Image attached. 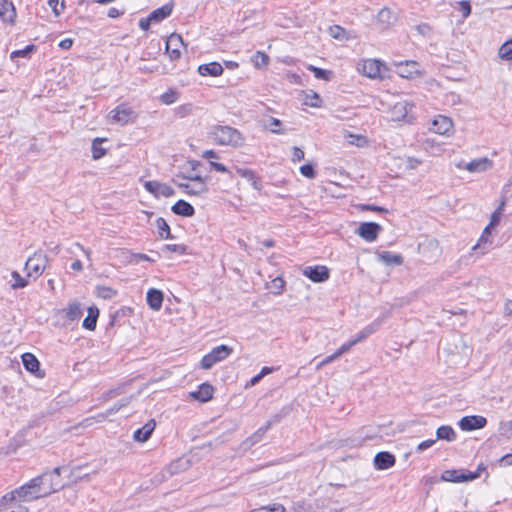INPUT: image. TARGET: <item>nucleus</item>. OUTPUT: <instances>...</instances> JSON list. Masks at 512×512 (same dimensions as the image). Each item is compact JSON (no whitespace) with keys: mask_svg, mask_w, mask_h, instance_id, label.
<instances>
[{"mask_svg":"<svg viewBox=\"0 0 512 512\" xmlns=\"http://www.w3.org/2000/svg\"><path fill=\"white\" fill-rule=\"evenodd\" d=\"M503 314L504 316L506 317H509L511 316L512 314V300L510 299H507L504 303V309H503Z\"/></svg>","mask_w":512,"mask_h":512,"instance_id":"774afa93","label":"nucleus"},{"mask_svg":"<svg viewBox=\"0 0 512 512\" xmlns=\"http://www.w3.org/2000/svg\"><path fill=\"white\" fill-rule=\"evenodd\" d=\"M232 351L233 349L231 347L224 344L213 348L210 353L202 358L200 362L201 368L205 370L211 369L218 362L225 360Z\"/></svg>","mask_w":512,"mask_h":512,"instance_id":"20e7f679","label":"nucleus"},{"mask_svg":"<svg viewBox=\"0 0 512 512\" xmlns=\"http://www.w3.org/2000/svg\"><path fill=\"white\" fill-rule=\"evenodd\" d=\"M381 260L386 264L401 265L403 258L401 255L392 254L391 252L385 251L380 255Z\"/></svg>","mask_w":512,"mask_h":512,"instance_id":"c9c22d12","label":"nucleus"},{"mask_svg":"<svg viewBox=\"0 0 512 512\" xmlns=\"http://www.w3.org/2000/svg\"><path fill=\"white\" fill-rule=\"evenodd\" d=\"M436 437L439 440L454 441L456 433L451 426H440L436 431Z\"/></svg>","mask_w":512,"mask_h":512,"instance_id":"2f4dec72","label":"nucleus"},{"mask_svg":"<svg viewBox=\"0 0 512 512\" xmlns=\"http://www.w3.org/2000/svg\"><path fill=\"white\" fill-rule=\"evenodd\" d=\"M269 124L265 125L266 128H269V130L274 134H283L284 131L281 129L282 122L274 117H270Z\"/></svg>","mask_w":512,"mask_h":512,"instance_id":"37998d69","label":"nucleus"},{"mask_svg":"<svg viewBox=\"0 0 512 512\" xmlns=\"http://www.w3.org/2000/svg\"><path fill=\"white\" fill-rule=\"evenodd\" d=\"M162 250L178 254H184L186 252V246L181 244H166L163 246Z\"/></svg>","mask_w":512,"mask_h":512,"instance_id":"09e8293b","label":"nucleus"},{"mask_svg":"<svg viewBox=\"0 0 512 512\" xmlns=\"http://www.w3.org/2000/svg\"><path fill=\"white\" fill-rule=\"evenodd\" d=\"M48 5L52 9L55 16H59L65 8L64 2L62 1L60 3L59 0H48Z\"/></svg>","mask_w":512,"mask_h":512,"instance_id":"de8ad7c7","label":"nucleus"},{"mask_svg":"<svg viewBox=\"0 0 512 512\" xmlns=\"http://www.w3.org/2000/svg\"><path fill=\"white\" fill-rule=\"evenodd\" d=\"M307 69L309 71L313 72L314 76L317 79H321V80H325V81H329L331 79L332 71H330V70H325V69H322V68H319V67H316L313 65H309L307 67Z\"/></svg>","mask_w":512,"mask_h":512,"instance_id":"f704fd0d","label":"nucleus"},{"mask_svg":"<svg viewBox=\"0 0 512 512\" xmlns=\"http://www.w3.org/2000/svg\"><path fill=\"white\" fill-rule=\"evenodd\" d=\"M237 174L251 182L252 187L255 190L260 191L262 189L261 180L255 175V172L248 168L236 167Z\"/></svg>","mask_w":512,"mask_h":512,"instance_id":"b1692460","label":"nucleus"},{"mask_svg":"<svg viewBox=\"0 0 512 512\" xmlns=\"http://www.w3.org/2000/svg\"><path fill=\"white\" fill-rule=\"evenodd\" d=\"M48 261L49 258L47 255H44L41 252H35L25 263L27 277H39L45 270Z\"/></svg>","mask_w":512,"mask_h":512,"instance_id":"423d86ee","label":"nucleus"},{"mask_svg":"<svg viewBox=\"0 0 512 512\" xmlns=\"http://www.w3.org/2000/svg\"><path fill=\"white\" fill-rule=\"evenodd\" d=\"M103 141H105V139L96 138L92 143V157L95 160L100 159L106 153V150L101 147Z\"/></svg>","mask_w":512,"mask_h":512,"instance_id":"58836bf2","label":"nucleus"},{"mask_svg":"<svg viewBox=\"0 0 512 512\" xmlns=\"http://www.w3.org/2000/svg\"><path fill=\"white\" fill-rule=\"evenodd\" d=\"M184 46L183 39L179 34H171L166 41V52L172 61L181 57V47Z\"/></svg>","mask_w":512,"mask_h":512,"instance_id":"1a4fd4ad","label":"nucleus"},{"mask_svg":"<svg viewBox=\"0 0 512 512\" xmlns=\"http://www.w3.org/2000/svg\"><path fill=\"white\" fill-rule=\"evenodd\" d=\"M110 118L121 125L127 124L128 122L136 118L135 111L127 104H120L110 112Z\"/></svg>","mask_w":512,"mask_h":512,"instance_id":"0eeeda50","label":"nucleus"},{"mask_svg":"<svg viewBox=\"0 0 512 512\" xmlns=\"http://www.w3.org/2000/svg\"><path fill=\"white\" fill-rule=\"evenodd\" d=\"M378 22L388 27L396 21V17L389 8H382L377 15Z\"/></svg>","mask_w":512,"mask_h":512,"instance_id":"7c9ffc66","label":"nucleus"},{"mask_svg":"<svg viewBox=\"0 0 512 512\" xmlns=\"http://www.w3.org/2000/svg\"><path fill=\"white\" fill-rule=\"evenodd\" d=\"M434 443H435V440H433V439L425 440L418 445L417 451L423 452L424 450L430 448Z\"/></svg>","mask_w":512,"mask_h":512,"instance_id":"69168bd1","label":"nucleus"},{"mask_svg":"<svg viewBox=\"0 0 512 512\" xmlns=\"http://www.w3.org/2000/svg\"><path fill=\"white\" fill-rule=\"evenodd\" d=\"M358 71L371 79H383L387 68L377 59H366L358 64Z\"/></svg>","mask_w":512,"mask_h":512,"instance_id":"39448f33","label":"nucleus"},{"mask_svg":"<svg viewBox=\"0 0 512 512\" xmlns=\"http://www.w3.org/2000/svg\"><path fill=\"white\" fill-rule=\"evenodd\" d=\"M285 286V282L282 278L276 277L271 281V290L274 294L279 295L282 293Z\"/></svg>","mask_w":512,"mask_h":512,"instance_id":"49530a36","label":"nucleus"},{"mask_svg":"<svg viewBox=\"0 0 512 512\" xmlns=\"http://www.w3.org/2000/svg\"><path fill=\"white\" fill-rule=\"evenodd\" d=\"M99 316V310L95 306H91L88 308V315L83 320V327L87 330L93 331L96 328L97 319Z\"/></svg>","mask_w":512,"mask_h":512,"instance_id":"bb28decb","label":"nucleus"},{"mask_svg":"<svg viewBox=\"0 0 512 512\" xmlns=\"http://www.w3.org/2000/svg\"><path fill=\"white\" fill-rule=\"evenodd\" d=\"M300 172L304 177L313 179L316 177V171L311 164H305L300 167Z\"/></svg>","mask_w":512,"mask_h":512,"instance_id":"8fccbe9b","label":"nucleus"},{"mask_svg":"<svg viewBox=\"0 0 512 512\" xmlns=\"http://www.w3.org/2000/svg\"><path fill=\"white\" fill-rule=\"evenodd\" d=\"M382 227L376 222H363L360 224L357 233L367 242H373L377 239Z\"/></svg>","mask_w":512,"mask_h":512,"instance_id":"6e6552de","label":"nucleus"},{"mask_svg":"<svg viewBox=\"0 0 512 512\" xmlns=\"http://www.w3.org/2000/svg\"><path fill=\"white\" fill-rule=\"evenodd\" d=\"M156 226H157L158 235L160 238H162V239L173 238V236L171 235L170 227L164 218L159 217L156 220Z\"/></svg>","mask_w":512,"mask_h":512,"instance_id":"473e14b6","label":"nucleus"},{"mask_svg":"<svg viewBox=\"0 0 512 512\" xmlns=\"http://www.w3.org/2000/svg\"><path fill=\"white\" fill-rule=\"evenodd\" d=\"M458 424L461 430L472 431L484 428L487 424V419L479 415L464 416Z\"/></svg>","mask_w":512,"mask_h":512,"instance_id":"ddd939ff","label":"nucleus"},{"mask_svg":"<svg viewBox=\"0 0 512 512\" xmlns=\"http://www.w3.org/2000/svg\"><path fill=\"white\" fill-rule=\"evenodd\" d=\"M42 497L43 495L39 485L37 484V480L33 478L21 487L4 495L3 500H9L10 502H18L21 504V502H30Z\"/></svg>","mask_w":512,"mask_h":512,"instance_id":"f03ea898","label":"nucleus"},{"mask_svg":"<svg viewBox=\"0 0 512 512\" xmlns=\"http://www.w3.org/2000/svg\"><path fill=\"white\" fill-rule=\"evenodd\" d=\"M156 427L155 420L151 419L143 427L137 429L133 434V439L136 442H146L152 435L154 429Z\"/></svg>","mask_w":512,"mask_h":512,"instance_id":"a211bd4d","label":"nucleus"},{"mask_svg":"<svg viewBox=\"0 0 512 512\" xmlns=\"http://www.w3.org/2000/svg\"><path fill=\"white\" fill-rule=\"evenodd\" d=\"M60 475L61 468L56 467L52 471L45 472L40 476L35 477L43 497L49 496L64 487V483L62 482Z\"/></svg>","mask_w":512,"mask_h":512,"instance_id":"7ed1b4c3","label":"nucleus"},{"mask_svg":"<svg viewBox=\"0 0 512 512\" xmlns=\"http://www.w3.org/2000/svg\"><path fill=\"white\" fill-rule=\"evenodd\" d=\"M144 187L149 193L153 194L157 198L160 196L171 197L175 194V191L171 186L158 181H146L144 183Z\"/></svg>","mask_w":512,"mask_h":512,"instance_id":"9b49d317","label":"nucleus"},{"mask_svg":"<svg viewBox=\"0 0 512 512\" xmlns=\"http://www.w3.org/2000/svg\"><path fill=\"white\" fill-rule=\"evenodd\" d=\"M493 161L487 157L473 159L472 161L462 165L458 164V168H464L471 173H481L491 169Z\"/></svg>","mask_w":512,"mask_h":512,"instance_id":"f8f14e48","label":"nucleus"},{"mask_svg":"<svg viewBox=\"0 0 512 512\" xmlns=\"http://www.w3.org/2000/svg\"><path fill=\"white\" fill-rule=\"evenodd\" d=\"M354 345H356V341H349L345 344H343L335 353L334 357H340L342 354L348 352Z\"/></svg>","mask_w":512,"mask_h":512,"instance_id":"6e6d98bb","label":"nucleus"},{"mask_svg":"<svg viewBox=\"0 0 512 512\" xmlns=\"http://www.w3.org/2000/svg\"><path fill=\"white\" fill-rule=\"evenodd\" d=\"M395 456L390 452H378L374 457V465L378 470H386L395 464Z\"/></svg>","mask_w":512,"mask_h":512,"instance_id":"f3484780","label":"nucleus"},{"mask_svg":"<svg viewBox=\"0 0 512 512\" xmlns=\"http://www.w3.org/2000/svg\"><path fill=\"white\" fill-rule=\"evenodd\" d=\"M252 61L255 65V67L261 68V67L268 65L269 57L265 53L258 51L253 56Z\"/></svg>","mask_w":512,"mask_h":512,"instance_id":"a19ab883","label":"nucleus"},{"mask_svg":"<svg viewBox=\"0 0 512 512\" xmlns=\"http://www.w3.org/2000/svg\"><path fill=\"white\" fill-rule=\"evenodd\" d=\"M198 72L202 76H213L217 77L222 75L223 67L218 62H210L207 64H202L198 67Z\"/></svg>","mask_w":512,"mask_h":512,"instance_id":"4be33fe9","label":"nucleus"},{"mask_svg":"<svg viewBox=\"0 0 512 512\" xmlns=\"http://www.w3.org/2000/svg\"><path fill=\"white\" fill-rule=\"evenodd\" d=\"M34 50H35L34 45H28L24 49L13 51L10 55V58L15 59L18 57H28L30 55V53L33 52Z\"/></svg>","mask_w":512,"mask_h":512,"instance_id":"a18cd8bd","label":"nucleus"},{"mask_svg":"<svg viewBox=\"0 0 512 512\" xmlns=\"http://www.w3.org/2000/svg\"><path fill=\"white\" fill-rule=\"evenodd\" d=\"M22 362L25 369L29 372H36L39 370L40 363L38 359L31 353H24L22 355Z\"/></svg>","mask_w":512,"mask_h":512,"instance_id":"c756f323","label":"nucleus"},{"mask_svg":"<svg viewBox=\"0 0 512 512\" xmlns=\"http://www.w3.org/2000/svg\"><path fill=\"white\" fill-rule=\"evenodd\" d=\"M173 10V4L167 3L160 8L155 9L149 15V20H152L153 23H158L169 17Z\"/></svg>","mask_w":512,"mask_h":512,"instance_id":"393cba45","label":"nucleus"},{"mask_svg":"<svg viewBox=\"0 0 512 512\" xmlns=\"http://www.w3.org/2000/svg\"><path fill=\"white\" fill-rule=\"evenodd\" d=\"M383 320L382 319H376L371 324L367 325L365 328H363L353 339V341H356V344L359 342H362L365 340L368 336L376 332L379 327L382 325Z\"/></svg>","mask_w":512,"mask_h":512,"instance_id":"a878e982","label":"nucleus"},{"mask_svg":"<svg viewBox=\"0 0 512 512\" xmlns=\"http://www.w3.org/2000/svg\"><path fill=\"white\" fill-rule=\"evenodd\" d=\"M303 274L316 283L324 282L329 278V270L326 266H308L303 270Z\"/></svg>","mask_w":512,"mask_h":512,"instance_id":"4468645a","label":"nucleus"},{"mask_svg":"<svg viewBox=\"0 0 512 512\" xmlns=\"http://www.w3.org/2000/svg\"><path fill=\"white\" fill-rule=\"evenodd\" d=\"M477 478H479V473L478 472H471V471H467V470H462L461 482L472 481V480H475Z\"/></svg>","mask_w":512,"mask_h":512,"instance_id":"4d7b16f0","label":"nucleus"},{"mask_svg":"<svg viewBox=\"0 0 512 512\" xmlns=\"http://www.w3.org/2000/svg\"><path fill=\"white\" fill-rule=\"evenodd\" d=\"M97 295L103 299H111L116 295V291L107 286H98Z\"/></svg>","mask_w":512,"mask_h":512,"instance_id":"c03bdc74","label":"nucleus"},{"mask_svg":"<svg viewBox=\"0 0 512 512\" xmlns=\"http://www.w3.org/2000/svg\"><path fill=\"white\" fill-rule=\"evenodd\" d=\"M461 474L462 470H445L441 475V479L447 482L459 483L461 482Z\"/></svg>","mask_w":512,"mask_h":512,"instance_id":"e433bc0d","label":"nucleus"},{"mask_svg":"<svg viewBox=\"0 0 512 512\" xmlns=\"http://www.w3.org/2000/svg\"><path fill=\"white\" fill-rule=\"evenodd\" d=\"M16 18V9L12 1L0 0V19L13 24Z\"/></svg>","mask_w":512,"mask_h":512,"instance_id":"dca6fc26","label":"nucleus"},{"mask_svg":"<svg viewBox=\"0 0 512 512\" xmlns=\"http://www.w3.org/2000/svg\"><path fill=\"white\" fill-rule=\"evenodd\" d=\"M498 55L503 60H512V38L501 45Z\"/></svg>","mask_w":512,"mask_h":512,"instance_id":"4c0bfd02","label":"nucleus"},{"mask_svg":"<svg viewBox=\"0 0 512 512\" xmlns=\"http://www.w3.org/2000/svg\"><path fill=\"white\" fill-rule=\"evenodd\" d=\"M178 178H182L185 180H189L191 182L201 181V179H204L201 175L189 172V173H180L177 175Z\"/></svg>","mask_w":512,"mask_h":512,"instance_id":"5fc2aeb1","label":"nucleus"},{"mask_svg":"<svg viewBox=\"0 0 512 512\" xmlns=\"http://www.w3.org/2000/svg\"><path fill=\"white\" fill-rule=\"evenodd\" d=\"M280 420V417L278 415H276L274 417V420H270L267 422V424L264 426V427H261L258 429V431L255 433V436H259L261 437L262 435H264L268 429L271 427V425L275 422H278Z\"/></svg>","mask_w":512,"mask_h":512,"instance_id":"052dcab7","label":"nucleus"},{"mask_svg":"<svg viewBox=\"0 0 512 512\" xmlns=\"http://www.w3.org/2000/svg\"><path fill=\"white\" fill-rule=\"evenodd\" d=\"M176 185L182 189L186 194L192 196H201L208 192V186L206 184V179H201V181H196L193 183L189 182H176Z\"/></svg>","mask_w":512,"mask_h":512,"instance_id":"9d476101","label":"nucleus"},{"mask_svg":"<svg viewBox=\"0 0 512 512\" xmlns=\"http://www.w3.org/2000/svg\"><path fill=\"white\" fill-rule=\"evenodd\" d=\"M209 165H210L211 169H213L217 172L227 173L230 178L233 177L231 171L224 164L218 163L215 161H210Z\"/></svg>","mask_w":512,"mask_h":512,"instance_id":"603ef678","label":"nucleus"},{"mask_svg":"<svg viewBox=\"0 0 512 512\" xmlns=\"http://www.w3.org/2000/svg\"><path fill=\"white\" fill-rule=\"evenodd\" d=\"M413 107L414 104L412 102L403 100L395 103L391 111L395 119L400 120L406 118L408 114L412 111Z\"/></svg>","mask_w":512,"mask_h":512,"instance_id":"aec40b11","label":"nucleus"},{"mask_svg":"<svg viewBox=\"0 0 512 512\" xmlns=\"http://www.w3.org/2000/svg\"><path fill=\"white\" fill-rule=\"evenodd\" d=\"M417 62L415 61H405L398 64V73L401 77L410 78L414 73H416Z\"/></svg>","mask_w":512,"mask_h":512,"instance_id":"c85d7f7f","label":"nucleus"},{"mask_svg":"<svg viewBox=\"0 0 512 512\" xmlns=\"http://www.w3.org/2000/svg\"><path fill=\"white\" fill-rule=\"evenodd\" d=\"M0 512H29L28 508L18 502L1 499Z\"/></svg>","mask_w":512,"mask_h":512,"instance_id":"cd10ccee","label":"nucleus"},{"mask_svg":"<svg viewBox=\"0 0 512 512\" xmlns=\"http://www.w3.org/2000/svg\"><path fill=\"white\" fill-rule=\"evenodd\" d=\"M82 315V308L79 303H71L66 309V318L70 321L79 319Z\"/></svg>","mask_w":512,"mask_h":512,"instance_id":"72a5a7b5","label":"nucleus"},{"mask_svg":"<svg viewBox=\"0 0 512 512\" xmlns=\"http://www.w3.org/2000/svg\"><path fill=\"white\" fill-rule=\"evenodd\" d=\"M500 466L507 467L512 465V453L502 456L499 460Z\"/></svg>","mask_w":512,"mask_h":512,"instance_id":"0e129e2a","label":"nucleus"},{"mask_svg":"<svg viewBox=\"0 0 512 512\" xmlns=\"http://www.w3.org/2000/svg\"><path fill=\"white\" fill-rule=\"evenodd\" d=\"M163 297L164 295L162 291L155 288L149 289L146 296L149 307L154 311L160 310L163 303Z\"/></svg>","mask_w":512,"mask_h":512,"instance_id":"412c9836","label":"nucleus"},{"mask_svg":"<svg viewBox=\"0 0 512 512\" xmlns=\"http://www.w3.org/2000/svg\"><path fill=\"white\" fill-rule=\"evenodd\" d=\"M176 215L192 217L195 214L194 207L185 200H178L171 208Z\"/></svg>","mask_w":512,"mask_h":512,"instance_id":"5701e85b","label":"nucleus"},{"mask_svg":"<svg viewBox=\"0 0 512 512\" xmlns=\"http://www.w3.org/2000/svg\"><path fill=\"white\" fill-rule=\"evenodd\" d=\"M345 33H346L345 30L338 25H334V26L330 27V35L335 39H343L345 36Z\"/></svg>","mask_w":512,"mask_h":512,"instance_id":"864d4df0","label":"nucleus"},{"mask_svg":"<svg viewBox=\"0 0 512 512\" xmlns=\"http://www.w3.org/2000/svg\"><path fill=\"white\" fill-rule=\"evenodd\" d=\"M363 211H374V212H385L386 209L380 206L372 205V204H363L360 206Z\"/></svg>","mask_w":512,"mask_h":512,"instance_id":"e2e57ef3","label":"nucleus"},{"mask_svg":"<svg viewBox=\"0 0 512 512\" xmlns=\"http://www.w3.org/2000/svg\"><path fill=\"white\" fill-rule=\"evenodd\" d=\"M504 206H505V201H502L500 203L499 207L492 213L491 218H490L489 227H495L499 224Z\"/></svg>","mask_w":512,"mask_h":512,"instance_id":"79ce46f5","label":"nucleus"},{"mask_svg":"<svg viewBox=\"0 0 512 512\" xmlns=\"http://www.w3.org/2000/svg\"><path fill=\"white\" fill-rule=\"evenodd\" d=\"M178 98V95L175 91H168L161 95L160 99L164 104L170 105L173 104Z\"/></svg>","mask_w":512,"mask_h":512,"instance_id":"3c124183","label":"nucleus"},{"mask_svg":"<svg viewBox=\"0 0 512 512\" xmlns=\"http://www.w3.org/2000/svg\"><path fill=\"white\" fill-rule=\"evenodd\" d=\"M307 99H309V101L306 102L307 105L311 107L321 106L322 100L317 93H313L311 96H307Z\"/></svg>","mask_w":512,"mask_h":512,"instance_id":"bf43d9fd","label":"nucleus"},{"mask_svg":"<svg viewBox=\"0 0 512 512\" xmlns=\"http://www.w3.org/2000/svg\"><path fill=\"white\" fill-rule=\"evenodd\" d=\"M453 128L452 120L446 116H437L430 127V130L440 135L448 134Z\"/></svg>","mask_w":512,"mask_h":512,"instance_id":"2eb2a0df","label":"nucleus"},{"mask_svg":"<svg viewBox=\"0 0 512 512\" xmlns=\"http://www.w3.org/2000/svg\"><path fill=\"white\" fill-rule=\"evenodd\" d=\"M459 10L462 13L463 18H467L471 14V5L468 1L459 2Z\"/></svg>","mask_w":512,"mask_h":512,"instance_id":"13d9d810","label":"nucleus"},{"mask_svg":"<svg viewBox=\"0 0 512 512\" xmlns=\"http://www.w3.org/2000/svg\"><path fill=\"white\" fill-rule=\"evenodd\" d=\"M304 159V151L299 147H293L292 161L299 162Z\"/></svg>","mask_w":512,"mask_h":512,"instance_id":"680f3d73","label":"nucleus"},{"mask_svg":"<svg viewBox=\"0 0 512 512\" xmlns=\"http://www.w3.org/2000/svg\"><path fill=\"white\" fill-rule=\"evenodd\" d=\"M11 276L14 279V283L11 285L13 289H21L28 285V280L22 277L17 271H13Z\"/></svg>","mask_w":512,"mask_h":512,"instance_id":"ea45409f","label":"nucleus"},{"mask_svg":"<svg viewBox=\"0 0 512 512\" xmlns=\"http://www.w3.org/2000/svg\"><path fill=\"white\" fill-rule=\"evenodd\" d=\"M214 388L209 383H202L196 391L190 393V396L200 402H207L212 399Z\"/></svg>","mask_w":512,"mask_h":512,"instance_id":"6ab92c4d","label":"nucleus"},{"mask_svg":"<svg viewBox=\"0 0 512 512\" xmlns=\"http://www.w3.org/2000/svg\"><path fill=\"white\" fill-rule=\"evenodd\" d=\"M132 258L135 263H139L140 261H153L148 255L143 253L133 254Z\"/></svg>","mask_w":512,"mask_h":512,"instance_id":"338daca9","label":"nucleus"},{"mask_svg":"<svg viewBox=\"0 0 512 512\" xmlns=\"http://www.w3.org/2000/svg\"><path fill=\"white\" fill-rule=\"evenodd\" d=\"M211 139L218 145L240 148L245 143L243 134L231 126L216 125L209 132Z\"/></svg>","mask_w":512,"mask_h":512,"instance_id":"f257e3e1","label":"nucleus"}]
</instances>
